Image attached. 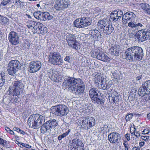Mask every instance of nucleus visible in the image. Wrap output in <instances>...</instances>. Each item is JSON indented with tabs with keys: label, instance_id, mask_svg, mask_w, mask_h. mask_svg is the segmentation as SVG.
<instances>
[{
	"label": "nucleus",
	"instance_id": "nucleus-1",
	"mask_svg": "<svg viewBox=\"0 0 150 150\" xmlns=\"http://www.w3.org/2000/svg\"><path fill=\"white\" fill-rule=\"evenodd\" d=\"M135 11H129L124 14L122 17L123 23L125 24L128 23L127 26L132 29L139 30L143 28L144 23L138 18L136 20L133 19L136 17Z\"/></svg>",
	"mask_w": 150,
	"mask_h": 150
},
{
	"label": "nucleus",
	"instance_id": "nucleus-2",
	"mask_svg": "<svg viewBox=\"0 0 150 150\" xmlns=\"http://www.w3.org/2000/svg\"><path fill=\"white\" fill-rule=\"evenodd\" d=\"M125 58L127 60L132 62L140 61L144 56L143 50L138 46H133L128 48L125 52Z\"/></svg>",
	"mask_w": 150,
	"mask_h": 150
},
{
	"label": "nucleus",
	"instance_id": "nucleus-3",
	"mask_svg": "<svg viewBox=\"0 0 150 150\" xmlns=\"http://www.w3.org/2000/svg\"><path fill=\"white\" fill-rule=\"evenodd\" d=\"M44 122V117L39 114L32 115L30 116L28 121L29 126L34 129L40 127Z\"/></svg>",
	"mask_w": 150,
	"mask_h": 150
},
{
	"label": "nucleus",
	"instance_id": "nucleus-4",
	"mask_svg": "<svg viewBox=\"0 0 150 150\" xmlns=\"http://www.w3.org/2000/svg\"><path fill=\"white\" fill-rule=\"evenodd\" d=\"M50 110L51 113L60 117L67 115L69 112L67 107L62 104L52 106Z\"/></svg>",
	"mask_w": 150,
	"mask_h": 150
},
{
	"label": "nucleus",
	"instance_id": "nucleus-5",
	"mask_svg": "<svg viewBox=\"0 0 150 150\" xmlns=\"http://www.w3.org/2000/svg\"><path fill=\"white\" fill-rule=\"evenodd\" d=\"M49 62L54 65L60 66L63 64V61L60 54L58 52H52L50 54L48 57Z\"/></svg>",
	"mask_w": 150,
	"mask_h": 150
},
{
	"label": "nucleus",
	"instance_id": "nucleus-6",
	"mask_svg": "<svg viewBox=\"0 0 150 150\" xmlns=\"http://www.w3.org/2000/svg\"><path fill=\"white\" fill-rule=\"evenodd\" d=\"M98 29L105 34L109 35L114 30V28L111 24L105 21L104 20L99 21L98 23Z\"/></svg>",
	"mask_w": 150,
	"mask_h": 150
},
{
	"label": "nucleus",
	"instance_id": "nucleus-7",
	"mask_svg": "<svg viewBox=\"0 0 150 150\" xmlns=\"http://www.w3.org/2000/svg\"><path fill=\"white\" fill-rule=\"evenodd\" d=\"M89 95L93 102L102 105L103 102L100 96L101 93L99 90L95 88H92L89 91Z\"/></svg>",
	"mask_w": 150,
	"mask_h": 150
},
{
	"label": "nucleus",
	"instance_id": "nucleus-8",
	"mask_svg": "<svg viewBox=\"0 0 150 150\" xmlns=\"http://www.w3.org/2000/svg\"><path fill=\"white\" fill-rule=\"evenodd\" d=\"M82 80L80 78L75 79L72 77H68L65 79L63 84L67 86V87L69 88L71 91H74L75 88L76 87L78 84L81 83Z\"/></svg>",
	"mask_w": 150,
	"mask_h": 150
},
{
	"label": "nucleus",
	"instance_id": "nucleus-9",
	"mask_svg": "<svg viewBox=\"0 0 150 150\" xmlns=\"http://www.w3.org/2000/svg\"><path fill=\"white\" fill-rule=\"evenodd\" d=\"M138 30L135 35V38L139 42H141L147 40L150 37V30Z\"/></svg>",
	"mask_w": 150,
	"mask_h": 150
},
{
	"label": "nucleus",
	"instance_id": "nucleus-10",
	"mask_svg": "<svg viewBox=\"0 0 150 150\" xmlns=\"http://www.w3.org/2000/svg\"><path fill=\"white\" fill-rule=\"evenodd\" d=\"M91 20L90 18L83 17L77 18L74 21V27L79 28H83L88 26L91 24Z\"/></svg>",
	"mask_w": 150,
	"mask_h": 150
},
{
	"label": "nucleus",
	"instance_id": "nucleus-11",
	"mask_svg": "<svg viewBox=\"0 0 150 150\" xmlns=\"http://www.w3.org/2000/svg\"><path fill=\"white\" fill-rule=\"evenodd\" d=\"M57 122L55 119L50 120L41 126V132L42 134L50 132L52 128H55L57 125Z\"/></svg>",
	"mask_w": 150,
	"mask_h": 150
},
{
	"label": "nucleus",
	"instance_id": "nucleus-12",
	"mask_svg": "<svg viewBox=\"0 0 150 150\" xmlns=\"http://www.w3.org/2000/svg\"><path fill=\"white\" fill-rule=\"evenodd\" d=\"M91 56L105 62H108L110 60L106 54L102 52H100L99 50H94L91 53Z\"/></svg>",
	"mask_w": 150,
	"mask_h": 150
},
{
	"label": "nucleus",
	"instance_id": "nucleus-13",
	"mask_svg": "<svg viewBox=\"0 0 150 150\" xmlns=\"http://www.w3.org/2000/svg\"><path fill=\"white\" fill-rule=\"evenodd\" d=\"M150 93V80L146 81L139 88L138 93L139 96H143Z\"/></svg>",
	"mask_w": 150,
	"mask_h": 150
},
{
	"label": "nucleus",
	"instance_id": "nucleus-14",
	"mask_svg": "<svg viewBox=\"0 0 150 150\" xmlns=\"http://www.w3.org/2000/svg\"><path fill=\"white\" fill-rule=\"evenodd\" d=\"M70 149L71 150H84V147L83 144L82 142L79 140L77 138H75L72 140V142L69 144Z\"/></svg>",
	"mask_w": 150,
	"mask_h": 150
},
{
	"label": "nucleus",
	"instance_id": "nucleus-15",
	"mask_svg": "<svg viewBox=\"0 0 150 150\" xmlns=\"http://www.w3.org/2000/svg\"><path fill=\"white\" fill-rule=\"evenodd\" d=\"M66 40L68 45L72 48L76 50H78L79 49V43L76 42L74 35L72 34H68L66 36Z\"/></svg>",
	"mask_w": 150,
	"mask_h": 150
},
{
	"label": "nucleus",
	"instance_id": "nucleus-16",
	"mask_svg": "<svg viewBox=\"0 0 150 150\" xmlns=\"http://www.w3.org/2000/svg\"><path fill=\"white\" fill-rule=\"evenodd\" d=\"M54 8L57 11H61L64 8H67L69 5V2L68 0H58L55 1Z\"/></svg>",
	"mask_w": 150,
	"mask_h": 150
},
{
	"label": "nucleus",
	"instance_id": "nucleus-17",
	"mask_svg": "<svg viewBox=\"0 0 150 150\" xmlns=\"http://www.w3.org/2000/svg\"><path fill=\"white\" fill-rule=\"evenodd\" d=\"M121 139L120 134L116 132L111 133L108 136V139L112 144L119 143Z\"/></svg>",
	"mask_w": 150,
	"mask_h": 150
},
{
	"label": "nucleus",
	"instance_id": "nucleus-18",
	"mask_svg": "<svg viewBox=\"0 0 150 150\" xmlns=\"http://www.w3.org/2000/svg\"><path fill=\"white\" fill-rule=\"evenodd\" d=\"M42 66L41 62L39 61H33L30 64V72L31 73L39 71Z\"/></svg>",
	"mask_w": 150,
	"mask_h": 150
},
{
	"label": "nucleus",
	"instance_id": "nucleus-19",
	"mask_svg": "<svg viewBox=\"0 0 150 150\" xmlns=\"http://www.w3.org/2000/svg\"><path fill=\"white\" fill-rule=\"evenodd\" d=\"M9 41L13 45H16L19 43V37L17 34L12 31L9 34L8 37Z\"/></svg>",
	"mask_w": 150,
	"mask_h": 150
},
{
	"label": "nucleus",
	"instance_id": "nucleus-20",
	"mask_svg": "<svg viewBox=\"0 0 150 150\" xmlns=\"http://www.w3.org/2000/svg\"><path fill=\"white\" fill-rule=\"evenodd\" d=\"M94 76V82L97 86H98L101 82L105 80V79L103 77V74L100 73L96 72L93 74Z\"/></svg>",
	"mask_w": 150,
	"mask_h": 150
},
{
	"label": "nucleus",
	"instance_id": "nucleus-21",
	"mask_svg": "<svg viewBox=\"0 0 150 150\" xmlns=\"http://www.w3.org/2000/svg\"><path fill=\"white\" fill-rule=\"evenodd\" d=\"M123 14V13L120 10L115 11L110 14V18L111 20L114 21H117L119 19H120L122 16Z\"/></svg>",
	"mask_w": 150,
	"mask_h": 150
},
{
	"label": "nucleus",
	"instance_id": "nucleus-22",
	"mask_svg": "<svg viewBox=\"0 0 150 150\" xmlns=\"http://www.w3.org/2000/svg\"><path fill=\"white\" fill-rule=\"evenodd\" d=\"M120 51L119 45H112L109 49L108 53L112 55L117 56L119 55Z\"/></svg>",
	"mask_w": 150,
	"mask_h": 150
},
{
	"label": "nucleus",
	"instance_id": "nucleus-23",
	"mask_svg": "<svg viewBox=\"0 0 150 150\" xmlns=\"http://www.w3.org/2000/svg\"><path fill=\"white\" fill-rule=\"evenodd\" d=\"M75 89L74 91H72L76 95H79L83 93L85 89L84 84L83 83V81L81 80V83L80 84H78L76 87L75 88Z\"/></svg>",
	"mask_w": 150,
	"mask_h": 150
},
{
	"label": "nucleus",
	"instance_id": "nucleus-24",
	"mask_svg": "<svg viewBox=\"0 0 150 150\" xmlns=\"http://www.w3.org/2000/svg\"><path fill=\"white\" fill-rule=\"evenodd\" d=\"M23 90L21 88H16L10 87L9 88V94L13 96H19L22 93Z\"/></svg>",
	"mask_w": 150,
	"mask_h": 150
},
{
	"label": "nucleus",
	"instance_id": "nucleus-25",
	"mask_svg": "<svg viewBox=\"0 0 150 150\" xmlns=\"http://www.w3.org/2000/svg\"><path fill=\"white\" fill-rule=\"evenodd\" d=\"M112 83L111 81L107 80L105 81V80L103 81V82L101 83L98 86V88L101 89L103 90H106L109 88L112 85Z\"/></svg>",
	"mask_w": 150,
	"mask_h": 150
},
{
	"label": "nucleus",
	"instance_id": "nucleus-26",
	"mask_svg": "<svg viewBox=\"0 0 150 150\" xmlns=\"http://www.w3.org/2000/svg\"><path fill=\"white\" fill-rule=\"evenodd\" d=\"M53 18V16L48 12H41L40 20L46 21L47 20H50Z\"/></svg>",
	"mask_w": 150,
	"mask_h": 150
},
{
	"label": "nucleus",
	"instance_id": "nucleus-27",
	"mask_svg": "<svg viewBox=\"0 0 150 150\" xmlns=\"http://www.w3.org/2000/svg\"><path fill=\"white\" fill-rule=\"evenodd\" d=\"M139 6L145 13L150 15V6L149 4L145 3H141Z\"/></svg>",
	"mask_w": 150,
	"mask_h": 150
},
{
	"label": "nucleus",
	"instance_id": "nucleus-28",
	"mask_svg": "<svg viewBox=\"0 0 150 150\" xmlns=\"http://www.w3.org/2000/svg\"><path fill=\"white\" fill-rule=\"evenodd\" d=\"M110 96L109 97L110 98H109V101L111 100V102L114 103H116L119 101V97L118 96V93L116 92H114L112 93L111 95H109Z\"/></svg>",
	"mask_w": 150,
	"mask_h": 150
},
{
	"label": "nucleus",
	"instance_id": "nucleus-29",
	"mask_svg": "<svg viewBox=\"0 0 150 150\" xmlns=\"http://www.w3.org/2000/svg\"><path fill=\"white\" fill-rule=\"evenodd\" d=\"M8 65L18 71L20 65V63L18 60H11L9 62Z\"/></svg>",
	"mask_w": 150,
	"mask_h": 150
},
{
	"label": "nucleus",
	"instance_id": "nucleus-30",
	"mask_svg": "<svg viewBox=\"0 0 150 150\" xmlns=\"http://www.w3.org/2000/svg\"><path fill=\"white\" fill-rule=\"evenodd\" d=\"M12 84L13 86H11L10 87L16 88H21L22 90H23L24 89V85L20 81H14L13 82Z\"/></svg>",
	"mask_w": 150,
	"mask_h": 150
},
{
	"label": "nucleus",
	"instance_id": "nucleus-31",
	"mask_svg": "<svg viewBox=\"0 0 150 150\" xmlns=\"http://www.w3.org/2000/svg\"><path fill=\"white\" fill-rule=\"evenodd\" d=\"M89 34L96 38H100L101 36L100 33L99 31L97 30H91L89 32Z\"/></svg>",
	"mask_w": 150,
	"mask_h": 150
},
{
	"label": "nucleus",
	"instance_id": "nucleus-32",
	"mask_svg": "<svg viewBox=\"0 0 150 150\" xmlns=\"http://www.w3.org/2000/svg\"><path fill=\"white\" fill-rule=\"evenodd\" d=\"M88 129H90L95 125V121L94 118L91 117H88Z\"/></svg>",
	"mask_w": 150,
	"mask_h": 150
},
{
	"label": "nucleus",
	"instance_id": "nucleus-33",
	"mask_svg": "<svg viewBox=\"0 0 150 150\" xmlns=\"http://www.w3.org/2000/svg\"><path fill=\"white\" fill-rule=\"evenodd\" d=\"M88 117H85L83 118L81 121L82 125H81V127L83 129H88Z\"/></svg>",
	"mask_w": 150,
	"mask_h": 150
},
{
	"label": "nucleus",
	"instance_id": "nucleus-34",
	"mask_svg": "<svg viewBox=\"0 0 150 150\" xmlns=\"http://www.w3.org/2000/svg\"><path fill=\"white\" fill-rule=\"evenodd\" d=\"M7 71L9 75L13 76L18 71L8 65Z\"/></svg>",
	"mask_w": 150,
	"mask_h": 150
},
{
	"label": "nucleus",
	"instance_id": "nucleus-35",
	"mask_svg": "<svg viewBox=\"0 0 150 150\" xmlns=\"http://www.w3.org/2000/svg\"><path fill=\"white\" fill-rule=\"evenodd\" d=\"M52 78L55 81H59V79L60 78V76L59 75L57 71H54L52 72Z\"/></svg>",
	"mask_w": 150,
	"mask_h": 150
},
{
	"label": "nucleus",
	"instance_id": "nucleus-36",
	"mask_svg": "<svg viewBox=\"0 0 150 150\" xmlns=\"http://www.w3.org/2000/svg\"><path fill=\"white\" fill-rule=\"evenodd\" d=\"M5 75L4 73H0V87L2 86L5 82Z\"/></svg>",
	"mask_w": 150,
	"mask_h": 150
},
{
	"label": "nucleus",
	"instance_id": "nucleus-37",
	"mask_svg": "<svg viewBox=\"0 0 150 150\" xmlns=\"http://www.w3.org/2000/svg\"><path fill=\"white\" fill-rule=\"evenodd\" d=\"M133 114L130 112H129L126 115L125 117L126 122H128L130 120L132 117Z\"/></svg>",
	"mask_w": 150,
	"mask_h": 150
},
{
	"label": "nucleus",
	"instance_id": "nucleus-38",
	"mask_svg": "<svg viewBox=\"0 0 150 150\" xmlns=\"http://www.w3.org/2000/svg\"><path fill=\"white\" fill-rule=\"evenodd\" d=\"M37 22L33 21H31L29 22V23L27 25V26L28 28H31V27L33 28L34 27V26L36 25V23Z\"/></svg>",
	"mask_w": 150,
	"mask_h": 150
},
{
	"label": "nucleus",
	"instance_id": "nucleus-39",
	"mask_svg": "<svg viewBox=\"0 0 150 150\" xmlns=\"http://www.w3.org/2000/svg\"><path fill=\"white\" fill-rule=\"evenodd\" d=\"M41 14V11H37L33 13V16L34 17L37 19L39 20L40 18V14Z\"/></svg>",
	"mask_w": 150,
	"mask_h": 150
},
{
	"label": "nucleus",
	"instance_id": "nucleus-40",
	"mask_svg": "<svg viewBox=\"0 0 150 150\" xmlns=\"http://www.w3.org/2000/svg\"><path fill=\"white\" fill-rule=\"evenodd\" d=\"M12 2L13 3L15 2L14 5L17 8L21 6L22 2L19 0H13Z\"/></svg>",
	"mask_w": 150,
	"mask_h": 150
},
{
	"label": "nucleus",
	"instance_id": "nucleus-41",
	"mask_svg": "<svg viewBox=\"0 0 150 150\" xmlns=\"http://www.w3.org/2000/svg\"><path fill=\"white\" fill-rule=\"evenodd\" d=\"M13 130L22 134H25V132L23 131L19 128L14 127L13 128Z\"/></svg>",
	"mask_w": 150,
	"mask_h": 150
},
{
	"label": "nucleus",
	"instance_id": "nucleus-42",
	"mask_svg": "<svg viewBox=\"0 0 150 150\" xmlns=\"http://www.w3.org/2000/svg\"><path fill=\"white\" fill-rule=\"evenodd\" d=\"M44 25L41 23L40 22H37L36 23V25L34 26L33 28L34 29H37V28L38 27L39 29L40 30V29H41L42 28Z\"/></svg>",
	"mask_w": 150,
	"mask_h": 150
},
{
	"label": "nucleus",
	"instance_id": "nucleus-43",
	"mask_svg": "<svg viewBox=\"0 0 150 150\" xmlns=\"http://www.w3.org/2000/svg\"><path fill=\"white\" fill-rule=\"evenodd\" d=\"M13 0H3L1 2V4L4 6L6 5L7 4H9L10 2H12Z\"/></svg>",
	"mask_w": 150,
	"mask_h": 150
},
{
	"label": "nucleus",
	"instance_id": "nucleus-44",
	"mask_svg": "<svg viewBox=\"0 0 150 150\" xmlns=\"http://www.w3.org/2000/svg\"><path fill=\"white\" fill-rule=\"evenodd\" d=\"M6 141L0 137V144H1L3 146L5 147L6 144Z\"/></svg>",
	"mask_w": 150,
	"mask_h": 150
},
{
	"label": "nucleus",
	"instance_id": "nucleus-45",
	"mask_svg": "<svg viewBox=\"0 0 150 150\" xmlns=\"http://www.w3.org/2000/svg\"><path fill=\"white\" fill-rule=\"evenodd\" d=\"M142 134L144 135L149 134V129L146 128L144 129L142 132Z\"/></svg>",
	"mask_w": 150,
	"mask_h": 150
},
{
	"label": "nucleus",
	"instance_id": "nucleus-46",
	"mask_svg": "<svg viewBox=\"0 0 150 150\" xmlns=\"http://www.w3.org/2000/svg\"><path fill=\"white\" fill-rule=\"evenodd\" d=\"M55 0H48L46 2V4L47 5H52L54 3V2H55Z\"/></svg>",
	"mask_w": 150,
	"mask_h": 150
},
{
	"label": "nucleus",
	"instance_id": "nucleus-47",
	"mask_svg": "<svg viewBox=\"0 0 150 150\" xmlns=\"http://www.w3.org/2000/svg\"><path fill=\"white\" fill-rule=\"evenodd\" d=\"M47 30V28L45 27L44 25L42 28L40 30L41 34L43 33L44 32H46Z\"/></svg>",
	"mask_w": 150,
	"mask_h": 150
},
{
	"label": "nucleus",
	"instance_id": "nucleus-48",
	"mask_svg": "<svg viewBox=\"0 0 150 150\" xmlns=\"http://www.w3.org/2000/svg\"><path fill=\"white\" fill-rule=\"evenodd\" d=\"M1 22L3 24L7 23L9 22V20L5 17H3L1 20Z\"/></svg>",
	"mask_w": 150,
	"mask_h": 150
},
{
	"label": "nucleus",
	"instance_id": "nucleus-49",
	"mask_svg": "<svg viewBox=\"0 0 150 150\" xmlns=\"http://www.w3.org/2000/svg\"><path fill=\"white\" fill-rule=\"evenodd\" d=\"M125 141L123 143V144L124 147V150H128L129 145L127 143H126Z\"/></svg>",
	"mask_w": 150,
	"mask_h": 150
},
{
	"label": "nucleus",
	"instance_id": "nucleus-50",
	"mask_svg": "<svg viewBox=\"0 0 150 150\" xmlns=\"http://www.w3.org/2000/svg\"><path fill=\"white\" fill-rule=\"evenodd\" d=\"M21 144L23 146H24L28 149L30 148L31 147L30 146L26 144L21 143Z\"/></svg>",
	"mask_w": 150,
	"mask_h": 150
},
{
	"label": "nucleus",
	"instance_id": "nucleus-51",
	"mask_svg": "<svg viewBox=\"0 0 150 150\" xmlns=\"http://www.w3.org/2000/svg\"><path fill=\"white\" fill-rule=\"evenodd\" d=\"M19 96H15V97L13 98L14 102L17 103L18 102H19Z\"/></svg>",
	"mask_w": 150,
	"mask_h": 150
},
{
	"label": "nucleus",
	"instance_id": "nucleus-52",
	"mask_svg": "<svg viewBox=\"0 0 150 150\" xmlns=\"http://www.w3.org/2000/svg\"><path fill=\"white\" fill-rule=\"evenodd\" d=\"M70 57L69 56H67L64 59V60L68 63H70Z\"/></svg>",
	"mask_w": 150,
	"mask_h": 150
},
{
	"label": "nucleus",
	"instance_id": "nucleus-53",
	"mask_svg": "<svg viewBox=\"0 0 150 150\" xmlns=\"http://www.w3.org/2000/svg\"><path fill=\"white\" fill-rule=\"evenodd\" d=\"M70 129H69L67 132L63 133V134H62L64 137H66L68 135L69 133L70 132Z\"/></svg>",
	"mask_w": 150,
	"mask_h": 150
},
{
	"label": "nucleus",
	"instance_id": "nucleus-54",
	"mask_svg": "<svg viewBox=\"0 0 150 150\" xmlns=\"http://www.w3.org/2000/svg\"><path fill=\"white\" fill-rule=\"evenodd\" d=\"M134 135L137 137L139 138L140 136V133L139 132L135 130Z\"/></svg>",
	"mask_w": 150,
	"mask_h": 150
},
{
	"label": "nucleus",
	"instance_id": "nucleus-55",
	"mask_svg": "<svg viewBox=\"0 0 150 150\" xmlns=\"http://www.w3.org/2000/svg\"><path fill=\"white\" fill-rule=\"evenodd\" d=\"M30 45V43L27 42V43H25L24 45L25 49H28L29 48Z\"/></svg>",
	"mask_w": 150,
	"mask_h": 150
},
{
	"label": "nucleus",
	"instance_id": "nucleus-56",
	"mask_svg": "<svg viewBox=\"0 0 150 150\" xmlns=\"http://www.w3.org/2000/svg\"><path fill=\"white\" fill-rule=\"evenodd\" d=\"M125 136L128 141L130 140V136L129 134H127L125 135Z\"/></svg>",
	"mask_w": 150,
	"mask_h": 150
},
{
	"label": "nucleus",
	"instance_id": "nucleus-57",
	"mask_svg": "<svg viewBox=\"0 0 150 150\" xmlns=\"http://www.w3.org/2000/svg\"><path fill=\"white\" fill-rule=\"evenodd\" d=\"M141 138L142 139L146 141H148L149 139L147 138V137L145 136H142Z\"/></svg>",
	"mask_w": 150,
	"mask_h": 150
},
{
	"label": "nucleus",
	"instance_id": "nucleus-58",
	"mask_svg": "<svg viewBox=\"0 0 150 150\" xmlns=\"http://www.w3.org/2000/svg\"><path fill=\"white\" fill-rule=\"evenodd\" d=\"M64 137L63 136L62 134L60 135L58 137V139L59 140H61L62 139L64 138Z\"/></svg>",
	"mask_w": 150,
	"mask_h": 150
},
{
	"label": "nucleus",
	"instance_id": "nucleus-59",
	"mask_svg": "<svg viewBox=\"0 0 150 150\" xmlns=\"http://www.w3.org/2000/svg\"><path fill=\"white\" fill-rule=\"evenodd\" d=\"M148 98L147 99H143V101H144V103H145V104H146L147 101L149 100L150 99V96L148 95H147Z\"/></svg>",
	"mask_w": 150,
	"mask_h": 150
},
{
	"label": "nucleus",
	"instance_id": "nucleus-60",
	"mask_svg": "<svg viewBox=\"0 0 150 150\" xmlns=\"http://www.w3.org/2000/svg\"><path fill=\"white\" fill-rule=\"evenodd\" d=\"M144 144V142H140L139 143V145L140 146H143Z\"/></svg>",
	"mask_w": 150,
	"mask_h": 150
},
{
	"label": "nucleus",
	"instance_id": "nucleus-61",
	"mask_svg": "<svg viewBox=\"0 0 150 150\" xmlns=\"http://www.w3.org/2000/svg\"><path fill=\"white\" fill-rule=\"evenodd\" d=\"M135 128H134L133 129L132 131L131 130H130L131 134H134V132H135Z\"/></svg>",
	"mask_w": 150,
	"mask_h": 150
},
{
	"label": "nucleus",
	"instance_id": "nucleus-62",
	"mask_svg": "<svg viewBox=\"0 0 150 150\" xmlns=\"http://www.w3.org/2000/svg\"><path fill=\"white\" fill-rule=\"evenodd\" d=\"M8 133H9L10 134L12 135H13L14 134V133L13 131L11 130H10L9 132H8Z\"/></svg>",
	"mask_w": 150,
	"mask_h": 150
},
{
	"label": "nucleus",
	"instance_id": "nucleus-63",
	"mask_svg": "<svg viewBox=\"0 0 150 150\" xmlns=\"http://www.w3.org/2000/svg\"><path fill=\"white\" fill-rule=\"evenodd\" d=\"M113 77L115 78V79H117V77L118 76V75L116 74H113Z\"/></svg>",
	"mask_w": 150,
	"mask_h": 150
},
{
	"label": "nucleus",
	"instance_id": "nucleus-64",
	"mask_svg": "<svg viewBox=\"0 0 150 150\" xmlns=\"http://www.w3.org/2000/svg\"><path fill=\"white\" fill-rule=\"evenodd\" d=\"M5 129L6 131L8 132H9L11 129L9 127H5Z\"/></svg>",
	"mask_w": 150,
	"mask_h": 150
}]
</instances>
